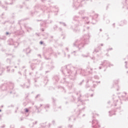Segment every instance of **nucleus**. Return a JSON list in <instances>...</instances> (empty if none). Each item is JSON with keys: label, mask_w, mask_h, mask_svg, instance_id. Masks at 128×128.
Segmentation results:
<instances>
[{"label": "nucleus", "mask_w": 128, "mask_h": 128, "mask_svg": "<svg viewBox=\"0 0 128 128\" xmlns=\"http://www.w3.org/2000/svg\"><path fill=\"white\" fill-rule=\"evenodd\" d=\"M46 21H44L40 24L41 26H46Z\"/></svg>", "instance_id": "18"}, {"label": "nucleus", "mask_w": 128, "mask_h": 128, "mask_svg": "<svg viewBox=\"0 0 128 128\" xmlns=\"http://www.w3.org/2000/svg\"><path fill=\"white\" fill-rule=\"evenodd\" d=\"M40 106H42V104H40Z\"/></svg>", "instance_id": "55"}, {"label": "nucleus", "mask_w": 128, "mask_h": 128, "mask_svg": "<svg viewBox=\"0 0 128 128\" xmlns=\"http://www.w3.org/2000/svg\"><path fill=\"white\" fill-rule=\"evenodd\" d=\"M6 62L8 63V64H10V58H7L6 60Z\"/></svg>", "instance_id": "22"}, {"label": "nucleus", "mask_w": 128, "mask_h": 128, "mask_svg": "<svg viewBox=\"0 0 128 128\" xmlns=\"http://www.w3.org/2000/svg\"><path fill=\"white\" fill-rule=\"evenodd\" d=\"M6 36H0V40H6Z\"/></svg>", "instance_id": "20"}, {"label": "nucleus", "mask_w": 128, "mask_h": 128, "mask_svg": "<svg viewBox=\"0 0 128 128\" xmlns=\"http://www.w3.org/2000/svg\"><path fill=\"white\" fill-rule=\"evenodd\" d=\"M40 94H38L36 96V98H38V96H40Z\"/></svg>", "instance_id": "30"}, {"label": "nucleus", "mask_w": 128, "mask_h": 128, "mask_svg": "<svg viewBox=\"0 0 128 128\" xmlns=\"http://www.w3.org/2000/svg\"><path fill=\"white\" fill-rule=\"evenodd\" d=\"M92 128H96V120H94V119L93 120H92Z\"/></svg>", "instance_id": "11"}, {"label": "nucleus", "mask_w": 128, "mask_h": 128, "mask_svg": "<svg viewBox=\"0 0 128 128\" xmlns=\"http://www.w3.org/2000/svg\"><path fill=\"white\" fill-rule=\"evenodd\" d=\"M41 30H42V32H44V28H42V29H41Z\"/></svg>", "instance_id": "40"}, {"label": "nucleus", "mask_w": 128, "mask_h": 128, "mask_svg": "<svg viewBox=\"0 0 128 128\" xmlns=\"http://www.w3.org/2000/svg\"><path fill=\"white\" fill-rule=\"evenodd\" d=\"M54 10H54L55 12H58V8H54Z\"/></svg>", "instance_id": "24"}, {"label": "nucleus", "mask_w": 128, "mask_h": 128, "mask_svg": "<svg viewBox=\"0 0 128 128\" xmlns=\"http://www.w3.org/2000/svg\"><path fill=\"white\" fill-rule=\"evenodd\" d=\"M90 35L86 34L84 35L83 38H80L77 40L74 44L73 46H76L78 50H82L83 48L84 47V44H88L89 41Z\"/></svg>", "instance_id": "1"}, {"label": "nucleus", "mask_w": 128, "mask_h": 128, "mask_svg": "<svg viewBox=\"0 0 128 128\" xmlns=\"http://www.w3.org/2000/svg\"><path fill=\"white\" fill-rule=\"evenodd\" d=\"M23 86V88H28V86H26V84H24V86Z\"/></svg>", "instance_id": "27"}, {"label": "nucleus", "mask_w": 128, "mask_h": 128, "mask_svg": "<svg viewBox=\"0 0 128 128\" xmlns=\"http://www.w3.org/2000/svg\"><path fill=\"white\" fill-rule=\"evenodd\" d=\"M69 120H70V118H69Z\"/></svg>", "instance_id": "56"}, {"label": "nucleus", "mask_w": 128, "mask_h": 128, "mask_svg": "<svg viewBox=\"0 0 128 128\" xmlns=\"http://www.w3.org/2000/svg\"><path fill=\"white\" fill-rule=\"evenodd\" d=\"M7 72H10V70L8 69V67H7Z\"/></svg>", "instance_id": "36"}, {"label": "nucleus", "mask_w": 128, "mask_h": 128, "mask_svg": "<svg viewBox=\"0 0 128 128\" xmlns=\"http://www.w3.org/2000/svg\"><path fill=\"white\" fill-rule=\"evenodd\" d=\"M10 128H14V126H10Z\"/></svg>", "instance_id": "35"}, {"label": "nucleus", "mask_w": 128, "mask_h": 128, "mask_svg": "<svg viewBox=\"0 0 128 128\" xmlns=\"http://www.w3.org/2000/svg\"><path fill=\"white\" fill-rule=\"evenodd\" d=\"M25 28L27 32H30L31 30H32V28L29 26L25 27Z\"/></svg>", "instance_id": "12"}, {"label": "nucleus", "mask_w": 128, "mask_h": 128, "mask_svg": "<svg viewBox=\"0 0 128 128\" xmlns=\"http://www.w3.org/2000/svg\"><path fill=\"white\" fill-rule=\"evenodd\" d=\"M45 108H50V104H46L45 106Z\"/></svg>", "instance_id": "23"}, {"label": "nucleus", "mask_w": 128, "mask_h": 128, "mask_svg": "<svg viewBox=\"0 0 128 128\" xmlns=\"http://www.w3.org/2000/svg\"><path fill=\"white\" fill-rule=\"evenodd\" d=\"M78 14H80V16H83V14H84V10H81L78 12Z\"/></svg>", "instance_id": "13"}, {"label": "nucleus", "mask_w": 128, "mask_h": 128, "mask_svg": "<svg viewBox=\"0 0 128 128\" xmlns=\"http://www.w3.org/2000/svg\"><path fill=\"white\" fill-rule=\"evenodd\" d=\"M68 58H70V54L68 55Z\"/></svg>", "instance_id": "51"}, {"label": "nucleus", "mask_w": 128, "mask_h": 128, "mask_svg": "<svg viewBox=\"0 0 128 128\" xmlns=\"http://www.w3.org/2000/svg\"><path fill=\"white\" fill-rule=\"evenodd\" d=\"M2 7L3 8H4V6H2Z\"/></svg>", "instance_id": "47"}, {"label": "nucleus", "mask_w": 128, "mask_h": 128, "mask_svg": "<svg viewBox=\"0 0 128 128\" xmlns=\"http://www.w3.org/2000/svg\"><path fill=\"white\" fill-rule=\"evenodd\" d=\"M60 30L61 32V30H62V28H60Z\"/></svg>", "instance_id": "43"}, {"label": "nucleus", "mask_w": 128, "mask_h": 128, "mask_svg": "<svg viewBox=\"0 0 128 128\" xmlns=\"http://www.w3.org/2000/svg\"><path fill=\"white\" fill-rule=\"evenodd\" d=\"M12 2H14V0H8V2H6V4H12Z\"/></svg>", "instance_id": "14"}, {"label": "nucleus", "mask_w": 128, "mask_h": 128, "mask_svg": "<svg viewBox=\"0 0 128 128\" xmlns=\"http://www.w3.org/2000/svg\"><path fill=\"white\" fill-rule=\"evenodd\" d=\"M89 28L90 27H87V30H88Z\"/></svg>", "instance_id": "49"}, {"label": "nucleus", "mask_w": 128, "mask_h": 128, "mask_svg": "<svg viewBox=\"0 0 128 128\" xmlns=\"http://www.w3.org/2000/svg\"><path fill=\"white\" fill-rule=\"evenodd\" d=\"M60 24H63V26H66V24L65 23L60 22Z\"/></svg>", "instance_id": "25"}, {"label": "nucleus", "mask_w": 128, "mask_h": 128, "mask_svg": "<svg viewBox=\"0 0 128 128\" xmlns=\"http://www.w3.org/2000/svg\"><path fill=\"white\" fill-rule=\"evenodd\" d=\"M18 74H22L20 73V72H18Z\"/></svg>", "instance_id": "50"}, {"label": "nucleus", "mask_w": 128, "mask_h": 128, "mask_svg": "<svg viewBox=\"0 0 128 128\" xmlns=\"http://www.w3.org/2000/svg\"><path fill=\"white\" fill-rule=\"evenodd\" d=\"M31 68H32V70H34V68H36V66H34V64H31Z\"/></svg>", "instance_id": "19"}, {"label": "nucleus", "mask_w": 128, "mask_h": 128, "mask_svg": "<svg viewBox=\"0 0 128 128\" xmlns=\"http://www.w3.org/2000/svg\"><path fill=\"white\" fill-rule=\"evenodd\" d=\"M70 128H72V126H70Z\"/></svg>", "instance_id": "64"}, {"label": "nucleus", "mask_w": 128, "mask_h": 128, "mask_svg": "<svg viewBox=\"0 0 128 128\" xmlns=\"http://www.w3.org/2000/svg\"><path fill=\"white\" fill-rule=\"evenodd\" d=\"M5 10H6V8Z\"/></svg>", "instance_id": "62"}, {"label": "nucleus", "mask_w": 128, "mask_h": 128, "mask_svg": "<svg viewBox=\"0 0 128 128\" xmlns=\"http://www.w3.org/2000/svg\"><path fill=\"white\" fill-rule=\"evenodd\" d=\"M52 100H53V102H54L56 100H54V98H52Z\"/></svg>", "instance_id": "39"}, {"label": "nucleus", "mask_w": 128, "mask_h": 128, "mask_svg": "<svg viewBox=\"0 0 128 128\" xmlns=\"http://www.w3.org/2000/svg\"><path fill=\"white\" fill-rule=\"evenodd\" d=\"M80 74L82 76H86V70L80 69Z\"/></svg>", "instance_id": "8"}, {"label": "nucleus", "mask_w": 128, "mask_h": 128, "mask_svg": "<svg viewBox=\"0 0 128 128\" xmlns=\"http://www.w3.org/2000/svg\"><path fill=\"white\" fill-rule=\"evenodd\" d=\"M52 124H54V120L52 121Z\"/></svg>", "instance_id": "34"}, {"label": "nucleus", "mask_w": 128, "mask_h": 128, "mask_svg": "<svg viewBox=\"0 0 128 128\" xmlns=\"http://www.w3.org/2000/svg\"><path fill=\"white\" fill-rule=\"evenodd\" d=\"M44 0H42V2H44Z\"/></svg>", "instance_id": "54"}, {"label": "nucleus", "mask_w": 128, "mask_h": 128, "mask_svg": "<svg viewBox=\"0 0 128 128\" xmlns=\"http://www.w3.org/2000/svg\"><path fill=\"white\" fill-rule=\"evenodd\" d=\"M38 124V122H37V121H36V122H35V124Z\"/></svg>", "instance_id": "42"}, {"label": "nucleus", "mask_w": 128, "mask_h": 128, "mask_svg": "<svg viewBox=\"0 0 128 128\" xmlns=\"http://www.w3.org/2000/svg\"><path fill=\"white\" fill-rule=\"evenodd\" d=\"M25 52L26 54H30V48H26L25 50Z\"/></svg>", "instance_id": "15"}, {"label": "nucleus", "mask_w": 128, "mask_h": 128, "mask_svg": "<svg viewBox=\"0 0 128 128\" xmlns=\"http://www.w3.org/2000/svg\"><path fill=\"white\" fill-rule=\"evenodd\" d=\"M25 112H28V108H25Z\"/></svg>", "instance_id": "28"}, {"label": "nucleus", "mask_w": 128, "mask_h": 128, "mask_svg": "<svg viewBox=\"0 0 128 128\" xmlns=\"http://www.w3.org/2000/svg\"><path fill=\"white\" fill-rule=\"evenodd\" d=\"M30 74H32V73H30Z\"/></svg>", "instance_id": "60"}, {"label": "nucleus", "mask_w": 128, "mask_h": 128, "mask_svg": "<svg viewBox=\"0 0 128 128\" xmlns=\"http://www.w3.org/2000/svg\"><path fill=\"white\" fill-rule=\"evenodd\" d=\"M14 68H16V66H15V67H14Z\"/></svg>", "instance_id": "53"}, {"label": "nucleus", "mask_w": 128, "mask_h": 128, "mask_svg": "<svg viewBox=\"0 0 128 128\" xmlns=\"http://www.w3.org/2000/svg\"><path fill=\"white\" fill-rule=\"evenodd\" d=\"M82 56L83 58H88V54L86 55L82 54Z\"/></svg>", "instance_id": "21"}, {"label": "nucleus", "mask_w": 128, "mask_h": 128, "mask_svg": "<svg viewBox=\"0 0 128 128\" xmlns=\"http://www.w3.org/2000/svg\"><path fill=\"white\" fill-rule=\"evenodd\" d=\"M12 72H14V70H12L11 71Z\"/></svg>", "instance_id": "38"}, {"label": "nucleus", "mask_w": 128, "mask_h": 128, "mask_svg": "<svg viewBox=\"0 0 128 128\" xmlns=\"http://www.w3.org/2000/svg\"><path fill=\"white\" fill-rule=\"evenodd\" d=\"M78 102H82V100H78Z\"/></svg>", "instance_id": "44"}, {"label": "nucleus", "mask_w": 128, "mask_h": 128, "mask_svg": "<svg viewBox=\"0 0 128 128\" xmlns=\"http://www.w3.org/2000/svg\"><path fill=\"white\" fill-rule=\"evenodd\" d=\"M2 128H4V126H2Z\"/></svg>", "instance_id": "59"}, {"label": "nucleus", "mask_w": 128, "mask_h": 128, "mask_svg": "<svg viewBox=\"0 0 128 128\" xmlns=\"http://www.w3.org/2000/svg\"><path fill=\"white\" fill-rule=\"evenodd\" d=\"M96 58L94 57L92 58V60H95Z\"/></svg>", "instance_id": "41"}, {"label": "nucleus", "mask_w": 128, "mask_h": 128, "mask_svg": "<svg viewBox=\"0 0 128 128\" xmlns=\"http://www.w3.org/2000/svg\"><path fill=\"white\" fill-rule=\"evenodd\" d=\"M0 112H2V110H0Z\"/></svg>", "instance_id": "61"}, {"label": "nucleus", "mask_w": 128, "mask_h": 128, "mask_svg": "<svg viewBox=\"0 0 128 128\" xmlns=\"http://www.w3.org/2000/svg\"><path fill=\"white\" fill-rule=\"evenodd\" d=\"M86 76H88V74H90L92 73V68H90V67L88 66V67L86 70Z\"/></svg>", "instance_id": "7"}, {"label": "nucleus", "mask_w": 128, "mask_h": 128, "mask_svg": "<svg viewBox=\"0 0 128 128\" xmlns=\"http://www.w3.org/2000/svg\"><path fill=\"white\" fill-rule=\"evenodd\" d=\"M66 50H68V48H66Z\"/></svg>", "instance_id": "45"}, {"label": "nucleus", "mask_w": 128, "mask_h": 128, "mask_svg": "<svg viewBox=\"0 0 128 128\" xmlns=\"http://www.w3.org/2000/svg\"><path fill=\"white\" fill-rule=\"evenodd\" d=\"M40 44H44V42L42 41H40Z\"/></svg>", "instance_id": "32"}, {"label": "nucleus", "mask_w": 128, "mask_h": 128, "mask_svg": "<svg viewBox=\"0 0 128 128\" xmlns=\"http://www.w3.org/2000/svg\"><path fill=\"white\" fill-rule=\"evenodd\" d=\"M86 88H90V86H88V84H86Z\"/></svg>", "instance_id": "29"}, {"label": "nucleus", "mask_w": 128, "mask_h": 128, "mask_svg": "<svg viewBox=\"0 0 128 128\" xmlns=\"http://www.w3.org/2000/svg\"><path fill=\"white\" fill-rule=\"evenodd\" d=\"M61 72H62L63 74H64L66 75L67 76H72V78L76 76V71L74 72H72L70 70H68L66 66L62 67Z\"/></svg>", "instance_id": "2"}, {"label": "nucleus", "mask_w": 128, "mask_h": 128, "mask_svg": "<svg viewBox=\"0 0 128 128\" xmlns=\"http://www.w3.org/2000/svg\"><path fill=\"white\" fill-rule=\"evenodd\" d=\"M8 86L9 87L10 90H14V84L12 82L4 84L0 86V88H1L2 90H8Z\"/></svg>", "instance_id": "4"}, {"label": "nucleus", "mask_w": 128, "mask_h": 128, "mask_svg": "<svg viewBox=\"0 0 128 128\" xmlns=\"http://www.w3.org/2000/svg\"><path fill=\"white\" fill-rule=\"evenodd\" d=\"M76 52V51H74V52H72V54H74V56H77L76 54H75L74 53Z\"/></svg>", "instance_id": "26"}, {"label": "nucleus", "mask_w": 128, "mask_h": 128, "mask_svg": "<svg viewBox=\"0 0 128 128\" xmlns=\"http://www.w3.org/2000/svg\"><path fill=\"white\" fill-rule=\"evenodd\" d=\"M84 0H73L72 8L74 10H78V8L82 6Z\"/></svg>", "instance_id": "3"}, {"label": "nucleus", "mask_w": 128, "mask_h": 128, "mask_svg": "<svg viewBox=\"0 0 128 128\" xmlns=\"http://www.w3.org/2000/svg\"><path fill=\"white\" fill-rule=\"evenodd\" d=\"M93 86L94 88H96V84H94Z\"/></svg>", "instance_id": "33"}, {"label": "nucleus", "mask_w": 128, "mask_h": 128, "mask_svg": "<svg viewBox=\"0 0 128 128\" xmlns=\"http://www.w3.org/2000/svg\"><path fill=\"white\" fill-rule=\"evenodd\" d=\"M80 84H82V82Z\"/></svg>", "instance_id": "57"}, {"label": "nucleus", "mask_w": 128, "mask_h": 128, "mask_svg": "<svg viewBox=\"0 0 128 128\" xmlns=\"http://www.w3.org/2000/svg\"><path fill=\"white\" fill-rule=\"evenodd\" d=\"M61 82L62 84H65L66 86H68L69 88H72V83H70L66 80V78H64L63 80H61Z\"/></svg>", "instance_id": "5"}, {"label": "nucleus", "mask_w": 128, "mask_h": 128, "mask_svg": "<svg viewBox=\"0 0 128 128\" xmlns=\"http://www.w3.org/2000/svg\"><path fill=\"white\" fill-rule=\"evenodd\" d=\"M82 19L84 20H85V22H85V24H90V21H88V17H82Z\"/></svg>", "instance_id": "9"}, {"label": "nucleus", "mask_w": 128, "mask_h": 128, "mask_svg": "<svg viewBox=\"0 0 128 128\" xmlns=\"http://www.w3.org/2000/svg\"><path fill=\"white\" fill-rule=\"evenodd\" d=\"M10 34V33H8V32H6V36H8V34Z\"/></svg>", "instance_id": "37"}, {"label": "nucleus", "mask_w": 128, "mask_h": 128, "mask_svg": "<svg viewBox=\"0 0 128 128\" xmlns=\"http://www.w3.org/2000/svg\"><path fill=\"white\" fill-rule=\"evenodd\" d=\"M94 54H96V50L94 49V52H93Z\"/></svg>", "instance_id": "31"}, {"label": "nucleus", "mask_w": 128, "mask_h": 128, "mask_svg": "<svg viewBox=\"0 0 128 128\" xmlns=\"http://www.w3.org/2000/svg\"><path fill=\"white\" fill-rule=\"evenodd\" d=\"M93 118H94V116H93Z\"/></svg>", "instance_id": "52"}, {"label": "nucleus", "mask_w": 128, "mask_h": 128, "mask_svg": "<svg viewBox=\"0 0 128 128\" xmlns=\"http://www.w3.org/2000/svg\"><path fill=\"white\" fill-rule=\"evenodd\" d=\"M8 44L10 46H11L12 44H14V40H12V39H10L8 40Z\"/></svg>", "instance_id": "10"}, {"label": "nucleus", "mask_w": 128, "mask_h": 128, "mask_svg": "<svg viewBox=\"0 0 128 128\" xmlns=\"http://www.w3.org/2000/svg\"><path fill=\"white\" fill-rule=\"evenodd\" d=\"M70 78H71L72 80V78H70Z\"/></svg>", "instance_id": "58"}, {"label": "nucleus", "mask_w": 128, "mask_h": 128, "mask_svg": "<svg viewBox=\"0 0 128 128\" xmlns=\"http://www.w3.org/2000/svg\"><path fill=\"white\" fill-rule=\"evenodd\" d=\"M80 16H74L73 18L74 20L76 21L78 20Z\"/></svg>", "instance_id": "17"}, {"label": "nucleus", "mask_w": 128, "mask_h": 128, "mask_svg": "<svg viewBox=\"0 0 128 128\" xmlns=\"http://www.w3.org/2000/svg\"><path fill=\"white\" fill-rule=\"evenodd\" d=\"M91 96H92V97L94 96V94H91Z\"/></svg>", "instance_id": "46"}, {"label": "nucleus", "mask_w": 128, "mask_h": 128, "mask_svg": "<svg viewBox=\"0 0 128 128\" xmlns=\"http://www.w3.org/2000/svg\"><path fill=\"white\" fill-rule=\"evenodd\" d=\"M41 10H42L44 12H50V8H47L44 6H42Z\"/></svg>", "instance_id": "6"}, {"label": "nucleus", "mask_w": 128, "mask_h": 128, "mask_svg": "<svg viewBox=\"0 0 128 128\" xmlns=\"http://www.w3.org/2000/svg\"><path fill=\"white\" fill-rule=\"evenodd\" d=\"M47 52H49V54H52V48H49L47 50Z\"/></svg>", "instance_id": "16"}, {"label": "nucleus", "mask_w": 128, "mask_h": 128, "mask_svg": "<svg viewBox=\"0 0 128 128\" xmlns=\"http://www.w3.org/2000/svg\"><path fill=\"white\" fill-rule=\"evenodd\" d=\"M84 114L83 115V116H84Z\"/></svg>", "instance_id": "63"}, {"label": "nucleus", "mask_w": 128, "mask_h": 128, "mask_svg": "<svg viewBox=\"0 0 128 128\" xmlns=\"http://www.w3.org/2000/svg\"><path fill=\"white\" fill-rule=\"evenodd\" d=\"M86 0H84V2H86Z\"/></svg>", "instance_id": "48"}]
</instances>
